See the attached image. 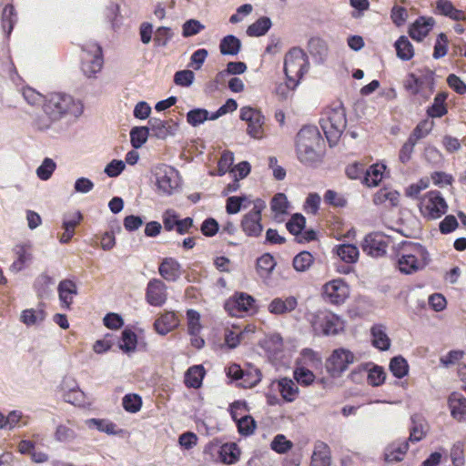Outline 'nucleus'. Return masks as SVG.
Instances as JSON below:
<instances>
[{"label": "nucleus", "instance_id": "obj_1", "mask_svg": "<svg viewBox=\"0 0 466 466\" xmlns=\"http://www.w3.org/2000/svg\"><path fill=\"white\" fill-rule=\"evenodd\" d=\"M398 268L401 273L413 274L423 269L430 261L427 249L420 243L403 241L398 250Z\"/></svg>", "mask_w": 466, "mask_h": 466}, {"label": "nucleus", "instance_id": "obj_2", "mask_svg": "<svg viewBox=\"0 0 466 466\" xmlns=\"http://www.w3.org/2000/svg\"><path fill=\"white\" fill-rule=\"evenodd\" d=\"M43 109L51 120H59L66 115L79 116L83 113L84 106L70 95L51 93L46 96Z\"/></svg>", "mask_w": 466, "mask_h": 466}, {"label": "nucleus", "instance_id": "obj_3", "mask_svg": "<svg viewBox=\"0 0 466 466\" xmlns=\"http://www.w3.org/2000/svg\"><path fill=\"white\" fill-rule=\"evenodd\" d=\"M322 143L319 129L314 126L303 127L296 137V152L303 164H312L319 158L318 149Z\"/></svg>", "mask_w": 466, "mask_h": 466}, {"label": "nucleus", "instance_id": "obj_4", "mask_svg": "<svg viewBox=\"0 0 466 466\" xmlns=\"http://www.w3.org/2000/svg\"><path fill=\"white\" fill-rule=\"evenodd\" d=\"M319 125L329 146H335L347 126L345 108L341 105L327 107L319 119Z\"/></svg>", "mask_w": 466, "mask_h": 466}, {"label": "nucleus", "instance_id": "obj_5", "mask_svg": "<svg viewBox=\"0 0 466 466\" xmlns=\"http://www.w3.org/2000/svg\"><path fill=\"white\" fill-rule=\"evenodd\" d=\"M309 62L307 54L299 47L291 48L284 57V73L288 86L296 88L308 72Z\"/></svg>", "mask_w": 466, "mask_h": 466}, {"label": "nucleus", "instance_id": "obj_6", "mask_svg": "<svg viewBox=\"0 0 466 466\" xmlns=\"http://www.w3.org/2000/svg\"><path fill=\"white\" fill-rule=\"evenodd\" d=\"M434 72L431 69L420 71V75L410 73L404 81V88L412 96H420L427 100L434 91Z\"/></svg>", "mask_w": 466, "mask_h": 466}, {"label": "nucleus", "instance_id": "obj_7", "mask_svg": "<svg viewBox=\"0 0 466 466\" xmlns=\"http://www.w3.org/2000/svg\"><path fill=\"white\" fill-rule=\"evenodd\" d=\"M82 72L89 78L96 77L104 64L102 47L97 43L90 42L82 46Z\"/></svg>", "mask_w": 466, "mask_h": 466}, {"label": "nucleus", "instance_id": "obj_8", "mask_svg": "<svg viewBox=\"0 0 466 466\" xmlns=\"http://www.w3.org/2000/svg\"><path fill=\"white\" fill-rule=\"evenodd\" d=\"M239 117L247 123V133L251 137L260 139L264 137L265 116L259 110L251 106H243L240 109Z\"/></svg>", "mask_w": 466, "mask_h": 466}, {"label": "nucleus", "instance_id": "obj_9", "mask_svg": "<svg viewBox=\"0 0 466 466\" xmlns=\"http://www.w3.org/2000/svg\"><path fill=\"white\" fill-rule=\"evenodd\" d=\"M312 328L323 335H337L344 330V321L332 313H320L313 317Z\"/></svg>", "mask_w": 466, "mask_h": 466}, {"label": "nucleus", "instance_id": "obj_10", "mask_svg": "<svg viewBox=\"0 0 466 466\" xmlns=\"http://www.w3.org/2000/svg\"><path fill=\"white\" fill-rule=\"evenodd\" d=\"M156 176L157 188L164 195H172L180 187L178 172L170 166L158 167Z\"/></svg>", "mask_w": 466, "mask_h": 466}, {"label": "nucleus", "instance_id": "obj_11", "mask_svg": "<svg viewBox=\"0 0 466 466\" xmlns=\"http://www.w3.org/2000/svg\"><path fill=\"white\" fill-rule=\"evenodd\" d=\"M354 354L348 350H335L327 360V370L333 377L339 376L354 361Z\"/></svg>", "mask_w": 466, "mask_h": 466}, {"label": "nucleus", "instance_id": "obj_12", "mask_svg": "<svg viewBox=\"0 0 466 466\" xmlns=\"http://www.w3.org/2000/svg\"><path fill=\"white\" fill-rule=\"evenodd\" d=\"M323 295L331 304H343L350 296V288L341 279H333L323 286Z\"/></svg>", "mask_w": 466, "mask_h": 466}, {"label": "nucleus", "instance_id": "obj_13", "mask_svg": "<svg viewBox=\"0 0 466 466\" xmlns=\"http://www.w3.org/2000/svg\"><path fill=\"white\" fill-rule=\"evenodd\" d=\"M83 219V215L80 211L65 213L62 217L61 228L64 230L62 234H58L57 238L62 244L68 243L74 234L75 228Z\"/></svg>", "mask_w": 466, "mask_h": 466}, {"label": "nucleus", "instance_id": "obj_14", "mask_svg": "<svg viewBox=\"0 0 466 466\" xmlns=\"http://www.w3.org/2000/svg\"><path fill=\"white\" fill-rule=\"evenodd\" d=\"M388 247L385 237L379 233H370L367 235L361 244V248L368 255L378 258L386 253Z\"/></svg>", "mask_w": 466, "mask_h": 466}, {"label": "nucleus", "instance_id": "obj_15", "mask_svg": "<svg viewBox=\"0 0 466 466\" xmlns=\"http://www.w3.org/2000/svg\"><path fill=\"white\" fill-rule=\"evenodd\" d=\"M149 133L151 136L158 139H166L167 137L172 136L177 129V124L172 120H162L157 117H151L148 120Z\"/></svg>", "mask_w": 466, "mask_h": 466}, {"label": "nucleus", "instance_id": "obj_16", "mask_svg": "<svg viewBox=\"0 0 466 466\" xmlns=\"http://www.w3.org/2000/svg\"><path fill=\"white\" fill-rule=\"evenodd\" d=\"M167 286L157 279H151L147 287V301L152 306H161L167 300Z\"/></svg>", "mask_w": 466, "mask_h": 466}, {"label": "nucleus", "instance_id": "obj_17", "mask_svg": "<svg viewBox=\"0 0 466 466\" xmlns=\"http://www.w3.org/2000/svg\"><path fill=\"white\" fill-rule=\"evenodd\" d=\"M262 208L254 206L253 209L245 215L241 226L243 230L248 235L258 237L261 234L263 227L260 224Z\"/></svg>", "mask_w": 466, "mask_h": 466}, {"label": "nucleus", "instance_id": "obj_18", "mask_svg": "<svg viewBox=\"0 0 466 466\" xmlns=\"http://www.w3.org/2000/svg\"><path fill=\"white\" fill-rule=\"evenodd\" d=\"M434 24L433 17L420 16L410 26L409 35L413 40L420 42L429 35Z\"/></svg>", "mask_w": 466, "mask_h": 466}, {"label": "nucleus", "instance_id": "obj_19", "mask_svg": "<svg viewBox=\"0 0 466 466\" xmlns=\"http://www.w3.org/2000/svg\"><path fill=\"white\" fill-rule=\"evenodd\" d=\"M435 13L449 17L453 21H466V13L463 10L456 8L450 0H437Z\"/></svg>", "mask_w": 466, "mask_h": 466}, {"label": "nucleus", "instance_id": "obj_20", "mask_svg": "<svg viewBox=\"0 0 466 466\" xmlns=\"http://www.w3.org/2000/svg\"><path fill=\"white\" fill-rule=\"evenodd\" d=\"M298 306V300L295 297H288L285 299L280 298L274 299L268 305V311L275 315H282L291 312Z\"/></svg>", "mask_w": 466, "mask_h": 466}, {"label": "nucleus", "instance_id": "obj_21", "mask_svg": "<svg viewBox=\"0 0 466 466\" xmlns=\"http://www.w3.org/2000/svg\"><path fill=\"white\" fill-rule=\"evenodd\" d=\"M159 274L167 281H175L180 276V265L172 258H166L158 268Z\"/></svg>", "mask_w": 466, "mask_h": 466}, {"label": "nucleus", "instance_id": "obj_22", "mask_svg": "<svg viewBox=\"0 0 466 466\" xmlns=\"http://www.w3.org/2000/svg\"><path fill=\"white\" fill-rule=\"evenodd\" d=\"M451 416L459 421H466V398L453 392L449 397Z\"/></svg>", "mask_w": 466, "mask_h": 466}, {"label": "nucleus", "instance_id": "obj_23", "mask_svg": "<svg viewBox=\"0 0 466 466\" xmlns=\"http://www.w3.org/2000/svg\"><path fill=\"white\" fill-rule=\"evenodd\" d=\"M448 94L446 92L438 93L431 106L427 108V115L431 118H440L448 113L446 99Z\"/></svg>", "mask_w": 466, "mask_h": 466}, {"label": "nucleus", "instance_id": "obj_24", "mask_svg": "<svg viewBox=\"0 0 466 466\" xmlns=\"http://www.w3.org/2000/svg\"><path fill=\"white\" fill-rule=\"evenodd\" d=\"M178 325V320L174 312H166L158 318L154 327L158 334L166 335Z\"/></svg>", "mask_w": 466, "mask_h": 466}, {"label": "nucleus", "instance_id": "obj_25", "mask_svg": "<svg viewBox=\"0 0 466 466\" xmlns=\"http://www.w3.org/2000/svg\"><path fill=\"white\" fill-rule=\"evenodd\" d=\"M330 450L324 442L316 445L310 466H330Z\"/></svg>", "mask_w": 466, "mask_h": 466}, {"label": "nucleus", "instance_id": "obj_26", "mask_svg": "<svg viewBox=\"0 0 466 466\" xmlns=\"http://www.w3.org/2000/svg\"><path fill=\"white\" fill-rule=\"evenodd\" d=\"M370 333L372 336V345L380 350H387L390 347V339L386 334L383 325H374Z\"/></svg>", "mask_w": 466, "mask_h": 466}, {"label": "nucleus", "instance_id": "obj_27", "mask_svg": "<svg viewBox=\"0 0 466 466\" xmlns=\"http://www.w3.org/2000/svg\"><path fill=\"white\" fill-rule=\"evenodd\" d=\"M15 252L17 256V259L11 265V270L18 272L25 268L26 263L32 260V253L30 246L27 245L15 246Z\"/></svg>", "mask_w": 466, "mask_h": 466}, {"label": "nucleus", "instance_id": "obj_28", "mask_svg": "<svg viewBox=\"0 0 466 466\" xmlns=\"http://www.w3.org/2000/svg\"><path fill=\"white\" fill-rule=\"evenodd\" d=\"M386 167L381 164H373L365 169L363 183L368 187H376L383 178V172Z\"/></svg>", "mask_w": 466, "mask_h": 466}, {"label": "nucleus", "instance_id": "obj_29", "mask_svg": "<svg viewBox=\"0 0 466 466\" xmlns=\"http://www.w3.org/2000/svg\"><path fill=\"white\" fill-rule=\"evenodd\" d=\"M205 370L201 365L190 367L185 374V384L188 388L198 389L202 384Z\"/></svg>", "mask_w": 466, "mask_h": 466}, {"label": "nucleus", "instance_id": "obj_30", "mask_svg": "<svg viewBox=\"0 0 466 466\" xmlns=\"http://www.w3.org/2000/svg\"><path fill=\"white\" fill-rule=\"evenodd\" d=\"M279 391L282 398L287 401H292L299 393V388L296 383L288 378H283L278 382Z\"/></svg>", "mask_w": 466, "mask_h": 466}, {"label": "nucleus", "instance_id": "obj_31", "mask_svg": "<svg viewBox=\"0 0 466 466\" xmlns=\"http://www.w3.org/2000/svg\"><path fill=\"white\" fill-rule=\"evenodd\" d=\"M241 48L240 40L233 35L223 37L219 44V50L222 55L236 56Z\"/></svg>", "mask_w": 466, "mask_h": 466}, {"label": "nucleus", "instance_id": "obj_32", "mask_svg": "<svg viewBox=\"0 0 466 466\" xmlns=\"http://www.w3.org/2000/svg\"><path fill=\"white\" fill-rule=\"evenodd\" d=\"M397 56L404 61L410 60L414 56V49L409 39L401 35L395 43Z\"/></svg>", "mask_w": 466, "mask_h": 466}, {"label": "nucleus", "instance_id": "obj_33", "mask_svg": "<svg viewBox=\"0 0 466 466\" xmlns=\"http://www.w3.org/2000/svg\"><path fill=\"white\" fill-rule=\"evenodd\" d=\"M58 292L60 300L69 308L72 303V298L69 295H76L77 293L75 282L69 279L61 281L58 285Z\"/></svg>", "mask_w": 466, "mask_h": 466}, {"label": "nucleus", "instance_id": "obj_34", "mask_svg": "<svg viewBox=\"0 0 466 466\" xmlns=\"http://www.w3.org/2000/svg\"><path fill=\"white\" fill-rule=\"evenodd\" d=\"M17 15L13 5H6L2 11V27L4 31L9 35L13 31L14 25L16 23Z\"/></svg>", "mask_w": 466, "mask_h": 466}, {"label": "nucleus", "instance_id": "obj_35", "mask_svg": "<svg viewBox=\"0 0 466 466\" xmlns=\"http://www.w3.org/2000/svg\"><path fill=\"white\" fill-rule=\"evenodd\" d=\"M271 25V20L268 17L262 16L248 27L247 34L249 36L264 35L270 29Z\"/></svg>", "mask_w": 466, "mask_h": 466}, {"label": "nucleus", "instance_id": "obj_36", "mask_svg": "<svg viewBox=\"0 0 466 466\" xmlns=\"http://www.w3.org/2000/svg\"><path fill=\"white\" fill-rule=\"evenodd\" d=\"M433 127V121L429 119H423L417 124V126L410 135L409 138L417 144L419 140L426 137L431 133Z\"/></svg>", "mask_w": 466, "mask_h": 466}, {"label": "nucleus", "instance_id": "obj_37", "mask_svg": "<svg viewBox=\"0 0 466 466\" xmlns=\"http://www.w3.org/2000/svg\"><path fill=\"white\" fill-rule=\"evenodd\" d=\"M147 127H135L130 131V142L134 148H140L147 140L149 136Z\"/></svg>", "mask_w": 466, "mask_h": 466}, {"label": "nucleus", "instance_id": "obj_38", "mask_svg": "<svg viewBox=\"0 0 466 466\" xmlns=\"http://www.w3.org/2000/svg\"><path fill=\"white\" fill-rule=\"evenodd\" d=\"M429 186L430 178L428 177H421L416 183H412L405 188V196L411 199H420L421 191L428 188Z\"/></svg>", "mask_w": 466, "mask_h": 466}, {"label": "nucleus", "instance_id": "obj_39", "mask_svg": "<svg viewBox=\"0 0 466 466\" xmlns=\"http://www.w3.org/2000/svg\"><path fill=\"white\" fill-rule=\"evenodd\" d=\"M400 193L391 188V187H382L380 188L374 197L375 204H385L389 202V204H396L399 200Z\"/></svg>", "mask_w": 466, "mask_h": 466}, {"label": "nucleus", "instance_id": "obj_40", "mask_svg": "<svg viewBox=\"0 0 466 466\" xmlns=\"http://www.w3.org/2000/svg\"><path fill=\"white\" fill-rule=\"evenodd\" d=\"M276 266L274 258L266 253L257 260V270L261 277H268Z\"/></svg>", "mask_w": 466, "mask_h": 466}, {"label": "nucleus", "instance_id": "obj_41", "mask_svg": "<svg viewBox=\"0 0 466 466\" xmlns=\"http://www.w3.org/2000/svg\"><path fill=\"white\" fill-rule=\"evenodd\" d=\"M314 258L308 251H301L296 255L293 258V267L295 270L299 272H304L308 270L313 264Z\"/></svg>", "mask_w": 466, "mask_h": 466}, {"label": "nucleus", "instance_id": "obj_42", "mask_svg": "<svg viewBox=\"0 0 466 466\" xmlns=\"http://www.w3.org/2000/svg\"><path fill=\"white\" fill-rule=\"evenodd\" d=\"M390 370L395 377L401 379L408 374L409 365L403 357L397 356L391 359Z\"/></svg>", "mask_w": 466, "mask_h": 466}, {"label": "nucleus", "instance_id": "obj_43", "mask_svg": "<svg viewBox=\"0 0 466 466\" xmlns=\"http://www.w3.org/2000/svg\"><path fill=\"white\" fill-rule=\"evenodd\" d=\"M46 318V312L39 309H25L22 312L21 321L27 326L35 325L42 322Z\"/></svg>", "mask_w": 466, "mask_h": 466}, {"label": "nucleus", "instance_id": "obj_44", "mask_svg": "<svg viewBox=\"0 0 466 466\" xmlns=\"http://www.w3.org/2000/svg\"><path fill=\"white\" fill-rule=\"evenodd\" d=\"M338 256L347 263H353L359 256L358 248L351 244H343L338 247Z\"/></svg>", "mask_w": 466, "mask_h": 466}, {"label": "nucleus", "instance_id": "obj_45", "mask_svg": "<svg viewBox=\"0 0 466 466\" xmlns=\"http://www.w3.org/2000/svg\"><path fill=\"white\" fill-rule=\"evenodd\" d=\"M137 335L130 329H125L122 332L121 339L119 341V349L124 352H131L137 347Z\"/></svg>", "mask_w": 466, "mask_h": 466}, {"label": "nucleus", "instance_id": "obj_46", "mask_svg": "<svg viewBox=\"0 0 466 466\" xmlns=\"http://www.w3.org/2000/svg\"><path fill=\"white\" fill-rule=\"evenodd\" d=\"M208 119H210V116L208 111L204 108H195L187 114V121L192 127H198Z\"/></svg>", "mask_w": 466, "mask_h": 466}, {"label": "nucleus", "instance_id": "obj_47", "mask_svg": "<svg viewBox=\"0 0 466 466\" xmlns=\"http://www.w3.org/2000/svg\"><path fill=\"white\" fill-rule=\"evenodd\" d=\"M448 206H418L420 214L428 220L441 218L447 212Z\"/></svg>", "mask_w": 466, "mask_h": 466}, {"label": "nucleus", "instance_id": "obj_48", "mask_svg": "<svg viewBox=\"0 0 466 466\" xmlns=\"http://www.w3.org/2000/svg\"><path fill=\"white\" fill-rule=\"evenodd\" d=\"M238 424V432L241 435L248 436L252 434L256 429V421L255 420L249 416L245 415L240 419L234 420Z\"/></svg>", "mask_w": 466, "mask_h": 466}, {"label": "nucleus", "instance_id": "obj_49", "mask_svg": "<svg viewBox=\"0 0 466 466\" xmlns=\"http://www.w3.org/2000/svg\"><path fill=\"white\" fill-rule=\"evenodd\" d=\"M56 168V162L49 157H46L42 164L37 167L36 175L41 180H47L51 177Z\"/></svg>", "mask_w": 466, "mask_h": 466}, {"label": "nucleus", "instance_id": "obj_50", "mask_svg": "<svg viewBox=\"0 0 466 466\" xmlns=\"http://www.w3.org/2000/svg\"><path fill=\"white\" fill-rule=\"evenodd\" d=\"M123 407L124 409L131 413L137 412L142 406V399L137 394H127L123 398Z\"/></svg>", "mask_w": 466, "mask_h": 466}, {"label": "nucleus", "instance_id": "obj_51", "mask_svg": "<svg viewBox=\"0 0 466 466\" xmlns=\"http://www.w3.org/2000/svg\"><path fill=\"white\" fill-rule=\"evenodd\" d=\"M305 218L299 213L292 216L289 222H287V229L293 235L298 236L305 228Z\"/></svg>", "mask_w": 466, "mask_h": 466}, {"label": "nucleus", "instance_id": "obj_52", "mask_svg": "<svg viewBox=\"0 0 466 466\" xmlns=\"http://www.w3.org/2000/svg\"><path fill=\"white\" fill-rule=\"evenodd\" d=\"M429 178H430V181L431 180L435 186L440 187H443L446 186H451L454 181L452 175L448 174L443 171L432 172Z\"/></svg>", "mask_w": 466, "mask_h": 466}, {"label": "nucleus", "instance_id": "obj_53", "mask_svg": "<svg viewBox=\"0 0 466 466\" xmlns=\"http://www.w3.org/2000/svg\"><path fill=\"white\" fill-rule=\"evenodd\" d=\"M447 52H448V37L444 33H441L437 36L432 56L435 59H439V58L445 56Z\"/></svg>", "mask_w": 466, "mask_h": 466}, {"label": "nucleus", "instance_id": "obj_54", "mask_svg": "<svg viewBox=\"0 0 466 466\" xmlns=\"http://www.w3.org/2000/svg\"><path fill=\"white\" fill-rule=\"evenodd\" d=\"M55 437L58 441L68 442L76 439V433L72 427L62 424L57 426Z\"/></svg>", "mask_w": 466, "mask_h": 466}, {"label": "nucleus", "instance_id": "obj_55", "mask_svg": "<svg viewBox=\"0 0 466 466\" xmlns=\"http://www.w3.org/2000/svg\"><path fill=\"white\" fill-rule=\"evenodd\" d=\"M234 162V155L230 151H224L218 162V174L224 175L227 172H231L232 165Z\"/></svg>", "mask_w": 466, "mask_h": 466}, {"label": "nucleus", "instance_id": "obj_56", "mask_svg": "<svg viewBox=\"0 0 466 466\" xmlns=\"http://www.w3.org/2000/svg\"><path fill=\"white\" fill-rule=\"evenodd\" d=\"M386 379V373L383 369L380 366H374L369 370L368 373V383L371 386L377 387L383 384Z\"/></svg>", "mask_w": 466, "mask_h": 466}, {"label": "nucleus", "instance_id": "obj_57", "mask_svg": "<svg viewBox=\"0 0 466 466\" xmlns=\"http://www.w3.org/2000/svg\"><path fill=\"white\" fill-rule=\"evenodd\" d=\"M308 48L312 56H325L328 50L325 41L319 37L310 38L308 43Z\"/></svg>", "mask_w": 466, "mask_h": 466}, {"label": "nucleus", "instance_id": "obj_58", "mask_svg": "<svg viewBox=\"0 0 466 466\" xmlns=\"http://www.w3.org/2000/svg\"><path fill=\"white\" fill-rule=\"evenodd\" d=\"M238 450L236 444L224 445L220 451L222 461L227 464H232L238 461Z\"/></svg>", "mask_w": 466, "mask_h": 466}, {"label": "nucleus", "instance_id": "obj_59", "mask_svg": "<svg viewBox=\"0 0 466 466\" xmlns=\"http://www.w3.org/2000/svg\"><path fill=\"white\" fill-rule=\"evenodd\" d=\"M173 34L169 27L160 26L155 32L154 43L157 46H165L172 38Z\"/></svg>", "mask_w": 466, "mask_h": 466}, {"label": "nucleus", "instance_id": "obj_60", "mask_svg": "<svg viewBox=\"0 0 466 466\" xmlns=\"http://www.w3.org/2000/svg\"><path fill=\"white\" fill-rule=\"evenodd\" d=\"M205 26L198 20L190 19L182 26V35L184 37L193 36L202 31Z\"/></svg>", "mask_w": 466, "mask_h": 466}, {"label": "nucleus", "instance_id": "obj_61", "mask_svg": "<svg viewBox=\"0 0 466 466\" xmlns=\"http://www.w3.org/2000/svg\"><path fill=\"white\" fill-rule=\"evenodd\" d=\"M187 320H188V323H187L188 333L191 336H197V334L200 330V323H199L200 316H199L198 312H197L193 309L187 310Z\"/></svg>", "mask_w": 466, "mask_h": 466}, {"label": "nucleus", "instance_id": "obj_62", "mask_svg": "<svg viewBox=\"0 0 466 466\" xmlns=\"http://www.w3.org/2000/svg\"><path fill=\"white\" fill-rule=\"evenodd\" d=\"M195 78V74L191 70H180L174 76V82L180 86H189Z\"/></svg>", "mask_w": 466, "mask_h": 466}, {"label": "nucleus", "instance_id": "obj_63", "mask_svg": "<svg viewBox=\"0 0 466 466\" xmlns=\"http://www.w3.org/2000/svg\"><path fill=\"white\" fill-rule=\"evenodd\" d=\"M254 302L251 296L241 293L232 303L239 312H247L252 308Z\"/></svg>", "mask_w": 466, "mask_h": 466}, {"label": "nucleus", "instance_id": "obj_64", "mask_svg": "<svg viewBox=\"0 0 466 466\" xmlns=\"http://www.w3.org/2000/svg\"><path fill=\"white\" fill-rule=\"evenodd\" d=\"M415 146L416 143L410 138L402 145L399 152V159L402 164H406L411 159Z\"/></svg>", "mask_w": 466, "mask_h": 466}]
</instances>
